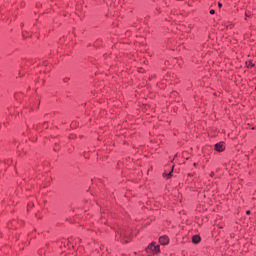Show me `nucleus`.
<instances>
[{
    "label": "nucleus",
    "mask_w": 256,
    "mask_h": 256,
    "mask_svg": "<svg viewBox=\"0 0 256 256\" xmlns=\"http://www.w3.org/2000/svg\"><path fill=\"white\" fill-rule=\"evenodd\" d=\"M159 243H160V245H163V246L169 245V236H167V235L160 236Z\"/></svg>",
    "instance_id": "obj_4"
},
{
    "label": "nucleus",
    "mask_w": 256,
    "mask_h": 256,
    "mask_svg": "<svg viewBox=\"0 0 256 256\" xmlns=\"http://www.w3.org/2000/svg\"><path fill=\"white\" fill-rule=\"evenodd\" d=\"M209 13H210V15H215V10L212 9L209 11Z\"/></svg>",
    "instance_id": "obj_8"
},
{
    "label": "nucleus",
    "mask_w": 256,
    "mask_h": 256,
    "mask_svg": "<svg viewBox=\"0 0 256 256\" xmlns=\"http://www.w3.org/2000/svg\"><path fill=\"white\" fill-rule=\"evenodd\" d=\"M218 7H219V9H221V7H223V3L218 2Z\"/></svg>",
    "instance_id": "obj_9"
},
{
    "label": "nucleus",
    "mask_w": 256,
    "mask_h": 256,
    "mask_svg": "<svg viewBox=\"0 0 256 256\" xmlns=\"http://www.w3.org/2000/svg\"><path fill=\"white\" fill-rule=\"evenodd\" d=\"M214 149L215 151H217L218 153H223V151H225V142L220 141L218 143H216L214 145Z\"/></svg>",
    "instance_id": "obj_3"
},
{
    "label": "nucleus",
    "mask_w": 256,
    "mask_h": 256,
    "mask_svg": "<svg viewBox=\"0 0 256 256\" xmlns=\"http://www.w3.org/2000/svg\"><path fill=\"white\" fill-rule=\"evenodd\" d=\"M246 215H251V210H247Z\"/></svg>",
    "instance_id": "obj_12"
},
{
    "label": "nucleus",
    "mask_w": 256,
    "mask_h": 256,
    "mask_svg": "<svg viewBox=\"0 0 256 256\" xmlns=\"http://www.w3.org/2000/svg\"><path fill=\"white\" fill-rule=\"evenodd\" d=\"M210 177H215V172H211Z\"/></svg>",
    "instance_id": "obj_11"
},
{
    "label": "nucleus",
    "mask_w": 256,
    "mask_h": 256,
    "mask_svg": "<svg viewBox=\"0 0 256 256\" xmlns=\"http://www.w3.org/2000/svg\"><path fill=\"white\" fill-rule=\"evenodd\" d=\"M164 177H166V179H171V177H173V167L169 173L167 174L164 173Z\"/></svg>",
    "instance_id": "obj_6"
},
{
    "label": "nucleus",
    "mask_w": 256,
    "mask_h": 256,
    "mask_svg": "<svg viewBox=\"0 0 256 256\" xmlns=\"http://www.w3.org/2000/svg\"><path fill=\"white\" fill-rule=\"evenodd\" d=\"M192 243L194 245H199L201 243V236L199 234L192 236Z\"/></svg>",
    "instance_id": "obj_5"
},
{
    "label": "nucleus",
    "mask_w": 256,
    "mask_h": 256,
    "mask_svg": "<svg viewBox=\"0 0 256 256\" xmlns=\"http://www.w3.org/2000/svg\"><path fill=\"white\" fill-rule=\"evenodd\" d=\"M42 127H43V129H47V127H49V126L47 125V123H44V124L42 125Z\"/></svg>",
    "instance_id": "obj_7"
},
{
    "label": "nucleus",
    "mask_w": 256,
    "mask_h": 256,
    "mask_svg": "<svg viewBox=\"0 0 256 256\" xmlns=\"http://www.w3.org/2000/svg\"><path fill=\"white\" fill-rule=\"evenodd\" d=\"M146 252L149 255H157V253H161V246H159V244L155 243V242H151L147 248H146Z\"/></svg>",
    "instance_id": "obj_2"
},
{
    "label": "nucleus",
    "mask_w": 256,
    "mask_h": 256,
    "mask_svg": "<svg viewBox=\"0 0 256 256\" xmlns=\"http://www.w3.org/2000/svg\"><path fill=\"white\" fill-rule=\"evenodd\" d=\"M249 67H253V63H250V64H249Z\"/></svg>",
    "instance_id": "obj_13"
},
{
    "label": "nucleus",
    "mask_w": 256,
    "mask_h": 256,
    "mask_svg": "<svg viewBox=\"0 0 256 256\" xmlns=\"http://www.w3.org/2000/svg\"><path fill=\"white\" fill-rule=\"evenodd\" d=\"M116 239H121L122 243H129L131 241V232L127 231L125 227L118 226L115 229Z\"/></svg>",
    "instance_id": "obj_1"
},
{
    "label": "nucleus",
    "mask_w": 256,
    "mask_h": 256,
    "mask_svg": "<svg viewBox=\"0 0 256 256\" xmlns=\"http://www.w3.org/2000/svg\"><path fill=\"white\" fill-rule=\"evenodd\" d=\"M31 207H33V203L28 204V209H30Z\"/></svg>",
    "instance_id": "obj_10"
}]
</instances>
